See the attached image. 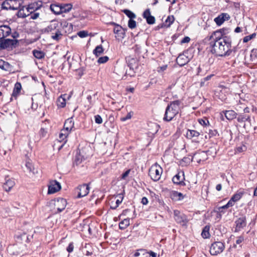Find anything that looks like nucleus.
Wrapping results in <instances>:
<instances>
[{
    "instance_id": "1",
    "label": "nucleus",
    "mask_w": 257,
    "mask_h": 257,
    "mask_svg": "<svg viewBox=\"0 0 257 257\" xmlns=\"http://www.w3.org/2000/svg\"><path fill=\"white\" fill-rule=\"evenodd\" d=\"M219 32H213L206 39L209 41L210 51L216 56L226 57L231 55V39L230 37L221 38Z\"/></svg>"
},
{
    "instance_id": "2",
    "label": "nucleus",
    "mask_w": 257,
    "mask_h": 257,
    "mask_svg": "<svg viewBox=\"0 0 257 257\" xmlns=\"http://www.w3.org/2000/svg\"><path fill=\"white\" fill-rule=\"evenodd\" d=\"M181 101L175 100L171 102L166 109L165 113L163 117V120L169 122L179 113V106Z\"/></svg>"
},
{
    "instance_id": "3",
    "label": "nucleus",
    "mask_w": 257,
    "mask_h": 257,
    "mask_svg": "<svg viewBox=\"0 0 257 257\" xmlns=\"http://www.w3.org/2000/svg\"><path fill=\"white\" fill-rule=\"evenodd\" d=\"M162 172V168L156 163L149 169V175L153 181H157L160 179Z\"/></svg>"
},
{
    "instance_id": "4",
    "label": "nucleus",
    "mask_w": 257,
    "mask_h": 257,
    "mask_svg": "<svg viewBox=\"0 0 257 257\" xmlns=\"http://www.w3.org/2000/svg\"><path fill=\"white\" fill-rule=\"evenodd\" d=\"M18 43V40L10 39H0V50L15 48Z\"/></svg>"
},
{
    "instance_id": "5",
    "label": "nucleus",
    "mask_w": 257,
    "mask_h": 257,
    "mask_svg": "<svg viewBox=\"0 0 257 257\" xmlns=\"http://www.w3.org/2000/svg\"><path fill=\"white\" fill-rule=\"evenodd\" d=\"M224 243L221 241L213 242L210 247V253L212 255H216L222 252L224 249Z\"/></svg>"
},
{
    "instance_id": "6",
    "label": "nucleus",
    "mask_w": 257,
    "mask_h": 257,
    "mask_svg": "<svg viewBox=\"0 0 257 257\" xmlns=\"http://www.w3.org/2000/svg\"><path fill=\"white\" fill-rule=\"evenodd\" d=\"M174 219L177 223L181 224L182 225H185L187 223V219L185 215L181 213V212L177 210L174 211Z\"/></svg>"
},
{
    "instance_id": "7",
    "label": "nucleus",
    "mask_w": 257,
    "mask_h": 257,
    "mask_svg": "<svg viewBox=\"0 0 257 257\" xmlns=\"http://www.w3.org/2000/svg\"><path fill=\"white\" fill-rule=\"evenodd\" d=\"M113 32L116 35V39L120 40L124 38L125 35V29H124L119 25H116V27H114L113 28Z\"/></svg>"
},
{
    "instance_id": "8",
    "label": "nucleus",
    "mask_w": 257,
    "mask_h": 257,
    "mask_svg": "<svg viewBox=\"0 0 257 257\" xmlns=\"http://www.w3.org/2000/svg\"><path fill=\"white\" fill-rule=\"evenodd\" d=\"M61 185L60 183L56 180H53L50 182V184L48 187V194H53L61 189Z\"/></svg>"
},
{
    "instance_id": "9",
    "label": "nucleus",
    "mask_w": 257,
    "mask_h": 257,
    "mask_svg": "<svg viewBox=\"0 0 257 257\" xmlns=\"http://www.w3.org/2000/svg\"><path fill=\"white\" fill-rule=\"evenodd\" d=\"M59 23L57 22L52 21L48 26L44 29V32L48 33H50L52 35L59 30Z\"/></svg>"
},
{
    "instance_id": "10",
    "label": "nucleus",
    "mask_w": 257,
    "mask_h": 257,
    "mask_svg": "<svg viewBox=\"0 0 257 257\" xmlns=\"http://www.w3.org/2000/svg\"><path fill=\"white\" fill-rule=\"evenodd\" d=\"M143 17L146 20L147 23L149 25L155 24V18L151 15L150 9H148L144 12Z\"/></svg>"
},
{
    "instance_id": "11",
    "label": "nucleus",
    "mask_w": 257,
    "mask_h": 257,
    "mask_svg": "<svg viewBox=\"0 0 257 257\" xmlns=\"http://www.w3.org/2000/svg\"><path fill=\"white\" fill-rule=\"evenodd\" d=\"M11 34V29L7 25L0 26V39L5 38Z\"/></svg>"
},
{
    "instance_id": "12",
    "label": "nucleus",
    "mask_w": 257,
    "mask_h": 257,
    "mask_svg": "<svg viewBox=\"0 0 257 257\" xmlns=\"http://www.w3.org/2000/svg\"><path fill=\"white\" fill-rule=\"evenodd\" d=\"M184 179V173L179 172L173 177L172 181L174 184L185 186L186 183L183 181Z\"/></svg>"
},
{
    "instance_id": "13",
    "label": "nucleus",
    "mask_w": 257,
    "mask_h": 257,
    "mask_svg": "<svg viewBox=\"0 0 257 257\" xmlns=\"http://www.w3.org/2000/svg\"><path fill=\"white\" fill-rule=\"evenodd\" d=\"M89 187L88 185L84 184L78 187L79 190L78 193L77 197L81 198L86 196L89 192Z\"/></svg>"
},
{
    "instance_id": "14",
    "label": "nucleus",
    "mask_w": 257,
    "mask_h": 257,
    "mask_svg": "<svg viewBox=\"0 0 257 257\" xmlns=\"http://www.w3.org/2000/svg\"><path fill=\"white\" fill-rule=\"evenodd\" d=\"M66 204L67 202L66 199L63 198H59L55 202V206L58 211L60 212L65 208Z\"/></svg>"
},
{
    "instance_id": "15",
    "label": "nucleus",
    "mask_w": 257,
    "mask_h": 257,
    "mask_svg": "<svg viewBox=\"0 0 257 257\" xmlns=\"http://www.w3.org/2000/svg\"><path fill=\"white\" fill-rule=\"evenodd\" d=\"M5 180L6 181L3 184V188L6 191L9 192L14 186L15 182L13 179L9 177H6Z\"/></svg>"
},
{
    "instance_id": "16",
    "label": "nucleus",
    "mask_w": 257,
    "mask_h": 257,
    "mask_svg": "<svg viewBox=\"0 0 257 257\" xmlns=\"http://www.w3.org/2000/svg\"><path fill=\"white\" fill-rule=\"evenodd\" d=\"M190 59L184 54H180L176 59V63L180 66H183L187 64Z\"/></svg>"
},
{
    "instance_id": "17",
    "label": "nucleus",
    "mask_w": 257,
    "mask_h": 257,
    "mask_svg": "<svg viewBox=\"0 0 257 257\" xmlns=\"http://www.w3.org/2000/svg\"><path fill=\"white\" fill-rule=\"evenodd\" d=\"M235 231H238L244 227L246 225L245 217L242 216L238 218L235 221Z\"/></svg>"
},
{
    "instance_id": "18",
    "label": "nucleus",
    "mask_w": 257,
    "mask_h": 257,
    "mask_svg": "<svg viewBox=\"0 0 257 257\" xmlns=\"http://www.w3.org/2000/svg\"><path fill=\"white\" fill-rule=\"evenodd\" d=\"M69 133L67 132V131L62 130L59 135V142H62L63 144L59 147L58 150H61L64 144L67 142V138L68 136Z\"/></svg>"
},
{
    "instance_id": "19",
    "label": "nucleus",
    "mask_w": 257,
    "mask_h": 257,
    "mask_svg": "<svg viewBox=\"0 0 257 257\" xmlns=\"http://www.w3.org/2000/svg\"><path fill=\"white\" fill-rule=\"evenodd\" d=\"M208 151H202L197 154H195V156L197 159V162L200 163L201 161H204L208 159Z\"/></svg>"
},
{
    "instance_id": "20",
    "label": "nucleus",
    "mask_w": 257,
    "mask_h": 257,
    "mask_svg": "<svg viewBox=\"0 0 257 257\" xmlns=\"http://www.w3.org/2000/svg\"><path fill=\"white\" fill-rule=\"evenodd\" d=\"M229 16L227 14H222L219 15L217 17L214 19V21L218 26H220L226 19L228 20L229 18Z\"/></svg>"
},
{
    "instance_id": "21",
    "label": "nucleus",
    "mask_w": 257,
    "mask_h": 257,
    "mask_svg": "<svg viewBox=\"0 0 257 257\" xmlns=\"http://www.w3.org/2000/svg\"><path fill=\"white\" fill-rule=\"evenodd\" d=\"M244 192L243 191H237L234 195H232L229 201L231 202L233 205H234L235 202L241 199L242 195L244 194Z\"/></svg>"
},
{
    "instance_id": "22",
    "label": "nucleus",
    "mask_w": 257,
    "mask_h": 257,
    "mask_svg": "<svg viewBox=\"0 0 257 257\" xmlns=\"http://www.w3.org/2000/svg\"><path fill=\"white\" fill-rule=\"evenodd\" d=\"M9 2L11 3L12 10H13L20 9L24 3V0H9Z\"/></svg>"
},
{
    "instance_id": "23",
    "label": "nucleus",
    "mask_w": 257,
    "mask_h": 257,
    "mask_svg": "<svg viewBox=\"0 0 257 257\" xmlns=\"http://www.w3.org/2000/svg\"><path fill=\"white\" fill-rule=\"evenodd\" d=\"M170 197L171 199L175 201L182 200L185 197L182 193L176 191H173L171 193Z\"/></svg>"
},
{
    "instance_id": "24",
    "label": "nucleus",
    "mask_w": 257,
    "mask_h": 257,
    "mask_svg": "<svg viewBox=\"0 0 257 257\" xmlns=\"http://www.w3.org/2000/svg\"><path fill=\"white\" fill-rule=\"evenodd\" d=\"M74 123L72 118H68L66 120L64 125V128L63 130L67 131L68 133H70L74 127Z\"/></svg>"
},
{
    "instance_id": "25",
    "label": "nucleus",
    "mask_w": 257,
    "mask_h": 257,
    "mask_svg": "<svg viewBox=\"0 0 257 257\" xmlns=\"http://www.w3.org/2000/svg\"><path fill=\"white\" fill-rule=\"evenodd\" d=\"M67 96L66 94L61 95L58 97L57 100V104L58 107L63 108L66 105V97Z\"/></svg>"
},
{
    "instance_id": "26",
    "label": "nucleus",
    "mask_w": 257,
    "mask_h": 257,
    "mask_svg": "<svg viewBox=\"0 0 257 257\" xmlns=\"http://www.w3.org/2000/svg\"><path fill=\"white\" fill-rule=\"evenodd\" d=\"M61 5L52 4L50 6V9L55 14H62Z\"/></svg>"
},
{
    "instance_id": "27",
    "label": "nucleus",
    "mask_w": 257,
    "mask_h": 257,
    "mask_svg": "<svg viewBox=\"0 0 257 257\" xmlns=\"http://www.w3.org/2000/svg\"><path fill=\"white\" fill-rule=\"evenodd\" d=\"M199 135L200 133L195 130H188L186 136L187 139H191L193 138H197Z\"/></svg>"
},
{
    "instance_id": "28",
    "label": "nucleus",
    "mask_w": 257,
    "mask_h": 257,
    "mask_svg": "<svg viewBox=\"0 0 257 257\" xmlns=\"http://www.w3.org/2000/svg\"><path fill=\"white\" fill-rule=\"evenodd\" d=\"M224 114L228 120H232L235 118L237 115V113L232 110H226L224 112Z\"/></svg>"
},
{
    "instance_id": "29",
    "label": "nucleus",
    "mask_w": 257,
    "mask_h": 257,
    "mask_svg": "<svg viewBox=\"0 0 257 257\" xmlns=\"http://www.w3.org/2000/svg\"><path fill=\"white\" fill-rule=\"evenodd\" d=\"M22 88L21 84L20 82H17L15 84V87L13 91L12 96L14 97H17L19 94Z\"/></svg>"
},
{
    "instance_id": "30",
    "label": "nucleus",
    "mask_w": 257,
    "mask_h": 257,
    "mask_svg": "<svg viewBox=\"0 0 257 257\" xmlns=\"http://www.w3.org/2000/svg\"><path fill=\"white\" fill-rule=\"evenodd\" d=\"M134 255L135 257H148L149 256L148 252L144 249H138Z\"/></svg>"
},
{
    "instance_id": "31",
    "label": "nucleus",
    "mask_w": 257,
    "mask_h": 257,
    "mask_svg": "<svg viewBox=\"0 0 257 257\" xmlns=\"http://www.w3.org/2000/svg\"><path fill=\"white\" fill-rule=\"evenodd\" d=\"M130 218H125L119 223V228L122 230L125 229L130 223Z\"/></svg>"
},
{
    "instance_id": "32",
    "label": "nucleus",
    "mask_w": 257,
    "mask_h": 257,
    "mask_svg": "<svg viewBox=\"0 0 257 257\" xmlns=\"http://www.w3.org/2000/svg\"><path fill=\"white\" fill-rule=\"evenodd\" d=\"M104 51V49L101 45H98L93 51V53L96 57L101 55Z\"/></svg>"
},
{
    "instance_id": "33",
    "label": "nucleus",
    "mask_w": 257,
    "mask_h": 257,
    "mask_svg": "<svg viewBox=\"0 0 257 257\" xmlns=\"http://www.w3.org/2000/svg\"><path fill=\"white\" fill-rule=\"evenodd\" d=\"M33 54L34 56L38 59H41L44 58L45 56V54L44 52L37 50H34L33 51Z\"/></svg>"
},
{
    "instance_id": "34",
    "label": "nucleus",
    "mask_w": 257,
    "mask_h": 257,
    "mask_svg": "<svg viewBox=\"0 0 257 257\" xmlns=\"http://www.w3.org/2000/svg\"><path fill=\"white\" fill-rule=\"evenodd\" d=\"M38 9L37 5L36 3H32L26 8L28 13H32L35 12Z\"/></svg>"
},
{
    "instance_id": "35",
    "label": "nucleus",
    "mask_w": 257,
    "mask_h": 257,
    "mask_svg": "<svg viewBox=\"0 0 257 257\" xmlns=\"http://www.w3.org/2000/svg\"><path fill=\"white\" fill-rule=\"evenodd\" d=\"M207 70L204 68V66H199L197 69L196 75L197 76H203L207 73Z\"/></svg>"
},
{
    "instance_id": "36",
    "label": "nucleus",
    "mask_w": 257,
    "mask_h": 257,
    "mask_svg": "<svg viewBox=\"0 0 257 257\" xmlns=\"http://www.w3.org/2000/svg\"><path fill=\"white\" fill-rule=\"evenodd\" d=\"M62 36L61 32L59 30V29L54 34L51 35V38L55 41H59Z\"/></svg>"
},
{
    "instance_id": "37",
    "label": "nucleus",
    "mask_w": 257,
    "mask_h": 257,
    "mask_svg": "<svg viewBox=\"0 0 257 257\" xmlns=\"http://www.w3.org/2000/svg\"><path fill=\"white\" fill-rule=\"evenodd\" d=\"M2 9L3 10H12L11 3H10L9 0H6L1 4Z\"/></svg>"
},
{
    "instance_id": "38",
    "label": "nucleus",
    "mask_w": 257,
    "mask_h": 257,
    "mask_svg": "<svg viewBox=\"0 0 257 257\" xmlns=\"http://www.w3.org/2000/svg\"><path fill=\"white\" fill-rule=\"evenodd\" d=\"M118 196L119 197V199H118L116 200L115 203V206H113V205L110 206V208L112 209H115L117 208V207L119 206V205L122 202V201L123 200V197L121 194H119Z\"/></svg>"
},
{
    "instance_id": "39",
    "label": "nucleus",
    "mask_w": 257,
    "mask_h": 257,
    "mask_svg": "<svg viewBox=\"0 0 257 257\" xmlns=\"http://www.w3.org/2000/svg\"><path fill=\"white\" fill-rule=\"evenodd\" d=\"M62 13H67L69 12L72 8V5L70 4L61 5Z\"/></svg>"
},
{
    "instance_id": "40",
    "label": "nucleus",
    "mask_w": 257,
    "mask_h": 257,
    "mask_svg": "<svg viewBox=\"0 0 257 257\" xmlns=\"http://www.w3.org/2000/svg\"><path fill=\"white\" fill-rule=\"evenodd\" d=\"M122 12L126 15L130 19H133L136 18V15L132 12L131 11L127 10V9H124L122 10Z\"/></svg>"
},
{
    "instance_id": "41",
    "label": "nucleus",
    "mask_w": 257,
    "mask_h": 257,
    "mask_svg": "<svg viewBox=\"0 0 257 257\" xmlns=\"http://www.w3.org/2000/svg\"><path fill=\"white\" fill-rule=\"evenodd\" d=\"M24 7L22 6L21 8H20V9H19L20 10L18 11V14H17V15L19 17L26 18L29 15V13H24Z\"/></svg>"
},
{
    "instance_id": "42",
    "label": "nucleus",
    "mask_w": 257,
    "mask_h": 257,
    "mask_svg": "<svg viewBox=\"0 0 257 257\" xmlns=\"http://www.w3.org/2000/svg\"><path fill=\"white\" fill-rule=\"evenodd\" d=\"M244 241V236L242 235H240L236 237V239L235 241V244H234V246L236 247V245L238 244L239 247H241L242 243Z\"/></svg>"
},
{
    "instance_id": "43",
    "label": "nucleus",
    "mask_w": 257,
    "mask_h": 257,
    "mask_svg": "<svg viewBox=\"0 0 257 257\" xmlns=\"http://www.w3.org/2000/svg\"><path fill=\"white\" fill-rule=\"evenodd\" d=\"M175 18L173 16H169L165 21L166 26L167 27H170L174 22Z\"/></svg>"
},
{
    "instance_id": "44",
    "label": "nucleus",
    "mask_w": 257,
    "mask_h": 257,
    "mask_svg": "<svg viewBox=\"0 0 257 257\" xmlns=\"http://www.w3.org/2000/svg\"><path fill=\"white\" fill-rule=\"evenodd\" d=\"M215 32H220V34H221V35H222L221 38H224V37H228L227 36H226L225 35L229 33V30L228 29H226V28H223V29H220L219 30H217Z\"/></svg>"
},
{
    "instance_id": "45",
    "label": "nucleus",
    "mask_w": 257,
    "mask_h": 257,
    "mask_svg": "<svg viewBox=\"0 0 257 257\" xmlns=\"http://www.w3.org/2000/svg\"><path fill=\"white\" fill-rule=\"evenodd\" d=\"M137 24L136 22L133 20V19H130L128 22V27L131 29H134L136 27Z\"/></svg>"
},
{
    "instance_id": "46",
    "label": "nucleus",
    "mask_w": 257,
    "mask_h": 257,
    "mask_svg": "<svg viewBox=\"0 0 257 257\" xmlns=\"http://www.w3.org/2000/svg\"><path fill=\"white\" fill-rule=\"evenodd\" d=\"M108 59L109 58L106 56L101 57L98 58L97 62L99 64H103L106 63L108 60Z\"/></svg>"
},
{
    "instance_id": "47",
    "label": "nucleus",
    "mask_w": 257,
    "mask_h": 257,
    "mask_svg": "<svg viewBox=\"0 0 257 257\" xmlns=\"http://www.w3.org/2000/svg\"><path fill=\"white\" fill-rule=\"evenodd\" d=\"M246 114H239L237 117V120L239 122L246 121Z\"/></svg>"
},
{
    "instance_id": "48",
    "label": "nucleus",
    "mask_w": 257,
    "mask_h": 257,
    "mask_svg": "<svg viewBox=\"0 0 257 257\" xmlns=\"http://www.w3.org/2000/svg\"><path fill=\"white\" fill-rule=\"evenodd\" d=\"M133 114V112L132 111H131L128 112L125 116L121 117L120 120L121 121H125L127 119H131V117H132Z\"/></svg>"
},
{
    "instance_id": "49",
    "label": "nucleus",
    "mask_w": 257,
    "mask_h": 257,
    "mask_svg": "<svg viewBox=\"0 0 257 257\" xmlns=\"http://www.w3.org/2000/svg\"><path fill=\"white\" fill-rule=\"evenodd\" d=\"M255 34L253 33L250 35L245 36V37H244L243 39V42L244 43H246L248 42L249 40L255 37Z\"/></svg>"
},
{
    "instance_id": "50",
    "label": "nucleus",
    "mask_w": 257,
    "mask_h": 257,
    "mask_svg": "<svg viewBox=\"0 0 257 257\" xmlns=\"http://www.w3.org/2000/svg\"><path fill=\"white\" fill-rule=\"evenodd\" d=\"M77 35L80 37V38H85L86 37H87L88 34V32L87 31H79L77 33Z\"/></svg>"
},
{
    "instance_id": "51",
    "label": "nucleus",
    "mask_w": 257,
    "mask_h": 257,
    "mask_svg": "<svg viewBox=\"0 0 257 257\" xmlns=\"http://www.w3.org/2000/svg\"><path fill=\"white\" fill-rule=\"evenodd\" d=\"M95 123L101 124L102 122V119L100 115L97 114L94 116Z\"/></svg>"
},
{
    "instance_id": "52",
    "label": "nucleus",
    "mask_w": 257,
    "mask_h": 257,
    "mask_svg": "<svg viewBox=\"0 0 257 257\" xmlns=\"http://www.w3.org/2000/svg\"><path fill=\"white\" fill-rule=\"evenodd\" d=\"M198 121L200 124L202 125H204L205 126H207L208 124H209V121L208 119L205 118V119H199L198 120Z\"/></svg>"
},
{
    "instance_id": "53",
    "label": "nucleus",
    "mask_w": 257,
    "mask_h": 257,
    "mask_svg": "<svg viewBox=\"0 0 257 257\" xmlns=\"http://www.w3.org/2000/svg\"><path fill=\"white\" fill-rule=\"evenodd\" d=\"M168 67L167 65H164L162 66H160L157 68V71L159 73H162L165 71Z\"/></svg>"
},
{
    "instance_id": "54",
    "label": "nucleus",
    "mask_w": 257,
    "mask_h": 257,
    "mask_svg": "<svg viewBox=\"0 0 257 257\" xmlns=\"http://www.w3.org/2000/svg\"><path fill=\"white\" fill-rule=\"evenodd\" d=\"M31 15V18L33 20L37 19L39 16V13L33 12L32 13H29V15Z\"/></svg>"
},
{
    "instance_id": "55",
    "label": "nucleus",
    "mask_w": 257,
    "mask_h": 257,
    "mask_svg": "<svg viewBox=\"0 0 257 257\" xmlns=\"http://www.w3.org/2000/svg\"><path fill=\"white\" fill-rule=\"evenodd\" d=\"M233 205H232V204L231 203V202H230L229 201H228V202H227V203L226 204H225V205H223L222 206H221L220 207V209H227L228 208H229V207H231V206H233Z\"/></svg>"
},
{
    "instance_id": "56",
    "label": "nucleus",
    "mask_w": 257,
    "mask_h": 257,
    "mask_svg": "<svg viewBox=\"0 0 257 257\" xmlns=\"http://www.w3.org/2000/svg\"><path fill=\"white\" fill-rule=\"evenodd\" d=\"M250 57L252 58H257V49H253L251 50L250 53Z\"/></svg>"
},
{
    "instance_id": "57",
    "label": "nucleus",
    "mask_w": 257,
    "mask_h": 257,
    "mask_svg": "<svg viewBox=\"0 0 257 257\" xmlns=\"http://www.w3.org/2000/svg\"><path fill=\"white\" fill-rule=\"evenodd\" d=\"M217 134V132L216 130H209L208 135L209 136V138H211L213 136H215Z\"/></svg>"
},
{
    "instance_id": "58",
    "label": "nucleus",
    "mask_w": 257,
    "mask_h": 257,
    "mask_svg": "<svg viewBox=\"0 0 257 257\" xmlns=\"http://www.w3.org/2000/svg\"><path fill=\"white\" fill-rule=\"evenodd\" d=\"M74 248L73 243L71 242L69 244L68 247H67V250L68 252H71L73 251Z\"/></svg>"
},
{
    "instance_id": "59",
    "label": "nucleus",
    "mask_w": 257,
    "mask_h": 257,
    "mask_svg": "<svg viewBox=\"0 0 257 257\" xmlns=\"http://www.w3.org/2000/svg\"><path fill=\"white\" fill-rule=\"evenodd\" d=\"M201 235L204 238H207L209 237L210 233L209 231H202Z\"/></svg>"
},
{
    "instance_id": "60",
    "label": "nucleus",
    "mask_w": 257,
    "mask_h": 257,
    "mask_svg": "<svg viewBox=\"0 0 257 257\" xmlns=\"http://www.w3.org/2000/svg\"><path fill=\"white\" fill-rule=\"evenodd\" d=\"M7 65L4 61L0 60V68L3 70H6L5 66Z\"/></svg>"
},
{
    "instance_id": "61",
    "label": "nucleus",
    "mask_w": 257,
    "mask_h": 257,
    "mask_svg": "<svg viewBox=\"0 0 257 257\" xmlns=\"http://www.w3.org/2000/svg\"><path fill=\"white\" fill-rule=\"evenodd\" d=\"M47 133V131L45 130L44 128H41L40 131V135L42 137H44L46 136Z\"/></svg>"
},
{
    "instance_id": "62",
    "label": "nucleus",
    "mask_w": 257,
    "mask_h": 257,
    "mask_svg": "<svg viewBox=\"0 0 257 257\" xmlns=\"http://www.w3.org/2000/svg\"><path fill=\"white\" fill-rule=\"evenodd\" d=\"M190 41V38L188 37H185L181 41V44L186 43L189 42Z\"/></svg>"
},
{
    "instance_id": "63",
    "label": "nucleus",
    "mask_w": 257,
    "mask_h": 257,
    "mask_svg": "<svg viewBox=\"0 0 257 257\" xmlns=\"http://www.w3.org/2000/svg\"><path fill=\"white\" fill-rule=\"evenodd\" d=\"M236 150L238 152H239V153L243 152L245 150V147L244 146H242L241 147H238L236 148Z\"/></svg>"
},
{
    "instance_id": "64",
    "label": "nucleus",
    "mask_w": 257,
    "mask_h": 257,
    "mask_svg": "<svg viewBox=\"0 0 257 257\" xmlns=\"http://www.w3.org/2000/svg\"><path fill=\"white\" fill-rule=\"evenodd\" d=\"M130 172V170H128L123 173L121 175V178L124 179L128 175Z\"/></svg>"
}]
</instances>
